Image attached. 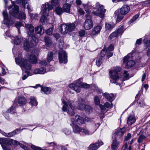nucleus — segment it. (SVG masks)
<instances>
[{
  "mask_svg": "<svg viewBox=\"0 0 150 150\" xmlns=\"http://www.w3.org/2000/svg\"><path fill=\"white\" fill-rule=\"evenodd\" d=\"M3 14L4 18V24L8 25H11L13 23V22L10 21L8 18V15L6 10L4 11L3 12Z\"/></svg>",
  "mask_w": 150,
  "mask_h": 150,
  "instance_id": "17",
  "label": "nucleus"
},
{
  "mask_svg": "<svg viewBox=\"0 0 150 150\" xmlns=\"http://www.w3.org/2000/svg\"><path fill=\"white\" fill-rule=\"evenodd\" d=\"M136 120L134 116H129L127 120V124L128 125H131L135 122Z\"/></svg>",
  "mask_w": 150,
  "mask_h": 150,
  "instance_id": "28",
  "label": "nucleus"
},
{
  "mask_svg": "<svg viewBox=\"0 0 150 150\" xmlns=\"http://www.w3.org/2000/svg\"><path fill=\"white\" fill-rule=\"evenodd\" d=\"M118 34L116 33V32H113L110 35L109 37V39L112 41H115L116 42L118 40L117 36Z\"/></svg>",
  "mask_w": 150,
  "mask_h": 150,
  "instance_id": "27",
  "label": "nucleus"
},
{
  "mask_svg": "<svg viewBox=\"0 0 150 150\" xmlns=\"http://www.w3.org/2000/svg\"><path fill=\"white\" fill-rule=\"evenodd\" d=\"M46 45L48 47H50L52 45V41L51 39L49 37H45L44 38Z\"/></svg>",
  "mask_w": 150,
  "mask_h": 150,
  "instance_id": "31",
  "label": "nucleus"
},
{
  "mask_svg": "<svg viewBox=\"0 0 150 150\" xmlns=\"http://www.w3.org/2000/svg\"><path fill=\"white\" fill-rule=\"evenodd\" d=\"M120 10V13L118 10H116L115 12V15L117 16L116 21L118 22L120 21L123 19L124 15L129 12L130 8L128 5H123Z\"/></svg>",
  "mask_w": 150,
  "mask_h": 150,
  "instance_id": "6",
  "label": "nucleus"
},
{
  "mask_svg": "<svg viewBox=\"0 0 150 150\" xmlns=\"http://www.w3.org/2000/svg\"><path fill=\"white\" fill-rule=\"evenodd\" d=\"M53 56V53L51 52H49L47 58V59L48 62H50L52 60Z\"/></svg>",
  "mask_w": 150,
  "mask_h": 150,
  "instance_id": "39",
  "label": "nucleus"
},
{
  "mask_svg": "<svg viewBox=\"0 0 150 150\" xmlns=\"http://www.w3.org/2000/svg\"><path fill=\"white\" fill-rule=\"evenodd\" d=\"M76 121L74 119H71V122L72 124L73 125L76 124L79 125H81L83 123H84V119L79 115H76L75 117Z\"/></svg>",
  "mask_w": 150,
  "mask_h": 150,
  "instance_id": "14",
  "label": "nucleus"
},
{
  "mask_svg": "<svg viewBox=\"0 0 150 150\" xmlns=\"http://www.w3.org/2000/svg\"><path fill=\"white\" fill-rule=\"evenodd\" d=\"M30 99V101L29 102V103L31 105L36 106L37 105L38 102L34 97L31 96Z\"/></svg>",
  "mask_w": 150,
  "mask_h": 150,
  "instance_id": "34",
  "label": "nucleus"
},
{
  "mask_svg": "<svg viewBox=\"0 0 150 150\" xmlns=\"http://www.w3.org/2000/svg\"><path fill=\"white\" fill-rule=\"evenodd\" d=\"M46 72V69L45 68L43 67L35 69L33 70V72L34 74H44Z\"/></svg>",
  "mask_w": 150,
  "mask_h": 150,
  "instance_id": "21",
  "label": "nucleus"
},
{
  "mask_svg": "<svg viewBox=\"0 0 150 150\" xmlns=\"http://www.w3.org/2000/svg\"><path fill=\"white\" fill-rule=\"evenodd\" d=\"M121 76L123 81L128 80L129 78V74L126 71H124L123 73L122 74Z\"/></svg>",
  "mask_w": 150,
  "mask_h": 150,
  "instance_id": "30",
  "label": "nucleus"
},
{
  "mask_svg": "<svg viewBox=\"0 0 150 150\" xmlns=\"http://www.w3.org/2000/svg\"><path fill=\"white\" fill-rule=\"evenodd\" d=\"M73 132L76 133H80L81 132L82 129L77 125H75L73 128Z\"/></svg>",
  "mask_w": 150,
  "mask_h": 150,
  "instance_id": "36",
  "label": "nucleus"
},
{
  "mask_svg": "<svg viewBox=\"0 0 150 150\" xmlns=\"http://www.w3.org/2000/svg\"><path fill=\"white\" fill-rule=\"evenodd\" d=\"M35 30L37 33L39 34L40 35L43 34L44 32V30L43 29L41 25H39L37 26V27L35 28Z\"/></svg>",
  "mask_w": 150,
  "mask_h": 150,
  "instance_id": "33",
  "label": "nucleus"
},
{
  "mask_svg": "<svg viewBox=\"0 0 150 150\" xmlns=\"http://www.w3.org/2000/svg\"><path fill=\"white\" fill-rule=\"evenodd\" d=\"M102 28V26L100 25H97L91 31V34L94 35L98 34Z\"/></svg>",
  "mask_w": 150,
  "mask_h": 150,
  "instance_id": "19",
  "label": "nucleus"
},
{
  "mask_svg": "<svg viewBox=\"0 0 150 150\" xmlns=\"http://www.w3.org/2000/svg\"><path fill=\"white\" fill-rule=\"evenodd\" d=\"M55 11L56 13L59 15L62 14L64 12L62 9L60 7L56 8Z\"/></svg>",
  "mask_w": 150,
  "mask_h": 150,
  "instance_id": "42",
  "label": "nucleus"
},
{
  "mask_svg": "<svg viewBox=\"0 0 150 150\" xmlns=\"http://www.w3.org/2000/svg\"><path fill=\"white\" fill-rule=\"evenodd\" d=\"M122 139L120 138L119 140H117L116 139H114L111 144V149L112 150H117L119 146V145L122 142Z\"/></svg>",
  "mask_w": 150,
  "mask_h": 150,
  "instance_id": "15",
  "label": "nucleus"
},
{
  "mask_svg": "<svg viewBox=\"0 0 150 150\" xmlns=\"http://www.w3.org/2000/svg\"><path fill=\"white\" fill-rule=\"evenodd\" d=\"M16 64L19 66L23 70H25V72L23 73L22 79L23 80H25L29 75L28 70L31 69V66L28 61L26 59L22 58L21 53L18 54V57L15 58Z\"/></svg>",
  "mask_w": 150,
  "mask_h": 150,
  "instance_id": "2",
  "label": "nucleus"
},
{
  "mask_svg": "<svg viewBox=\"0 0 150 150\" xmlns=\"http://www.w3.org/2000/svg\"><path fill=\"white\" fill-rule=\"evenodd\" d=\"M53 32V28H50L46 31V33L48 35L51 34Z\"/></svg>",
  "mask_w": 150,
  "mask_h": 150,
  "instance_id": "51",
  "label": "nucleus"
},
{
  "mask_svg": "<svg viewBox=\"0 0 150 150\" xmlns=\"http://www.w3.org/2000/svg\"><path fill=\"white\" fill-rule=\"evenodd\" d=\"M19 131H20L19 129H16L13 132H10L9 133H8L7 134L6 136L8 137H11L14 135H15L18 134Z\"/></svg>",
  "mask_w": 150,
  "mask_h": 150,
  "instance_id": "38",
  "label": "nucleus"
},
{
  "mask_svg": "<svg viewBox=\"0 0 150 150\" xmlns=\"http://www.w3.org/2000/svg\"><path fill=\"white\" fill-rule=\"evenodd\" d=\"M59 59L60 63H66L67 62V56L65 52L61 49L59 52Z\"/></svg>",
  "mask_w": 150,
  "mask_h": 150,
  "instance_id": "13",
  "label": "nucleus"
},
{
  "mask_svg": "<svg viewBox=\"0 0 150 150\" xmlns=\"http://www.w3.org/2000/svg\"><path fill=\"white\" fill-rule=\"evenodd\" d=\"M145 137L143 135H141L139 136L138 139L137 141L139 143H140L142 142V139H144Z\"/></svg>",
  "mask_w": 150,
  "mask_h": 150,
  "instance_id": "59",
  "label": "nucleus"
},
{
  "mask_svg": "<svg viewBox=\"0 0 150 150\" xmlns=\"http://www.w3.org/2000/svg\"><path fill=\"white\" fill-rule=\"evenodd\" d=\"M17 102L20 105H23L27 103V100L24 96H18V99L15 100L14 101L13 105L8 110L7 113L6 114L4 113V115L6 119H9V117L7 116L9 115V114L8 113V112L13 113L14 112L13 110L15 107L18 105Z\"/></svg>",
  "mask_w": 150,
  "mask_h": 150,
  "instance_id": "4",
  "label": "nucleus"
},
{
  "mask_svg": "<svg viewBox=\"0 0 150 150\" xmlns=\"http://www.w3.org/2000/svg\"><path fill=\"white\" fill-rule=\"evenodd\" d=\"M71 6L70 5L66 3L64 4L63 7V10L64 12L67 13H70Z\"/></svg>",
  "mask_w": 150,
  "mask_h": 150,
  "instance_id": "25",
  "label": "nucleus"
},
{
  "mask_svg": "<svg viewBox=\"0 0 150 150\" xmlns=\"http://www.w3.org/2000/svg\"><path fill=\"white\" fill-rule=\"evenodd\" d=\"M103 144L102 142L100 140H98L97 142L91 144L89 146V148L93 150L97 149L100 146Z\"/></svg>",
  "mask_w": 150,
  "mask_h": 150,
  "instance_id": "18",
  "label": "nucleus"
},
{
  "mask_svg": "<svg viewBox=\"0 0 150 150\" xmlns=\"http://www.w3.org/2000/svg\"><path fill=\"white\" fill-rule=\"evenodd\" d=\"M41 90L42 91L46 94H49L50 92V89L48 87H42Z\"/></svg>",
  "mask_w": 150,
  "mask_h": 150,
  "instance_id": "40",
  "label": "nucleus"
},
{
  "mask_svg": "<svg viewBox=\"0 0 150 150\" xmlns=\"http://www.w3.org/2000/svg\"><path fill=\"white\" fill-rule=\"evenodd\" d=\"M143 41L146 46H150V40H148L147 39L143 40Z\"/></svg>",
  "mask_w": 150,
  "mask_h": 150,
  "instance_id": "53",
  "label": "nucleus"
},
{
  "mask_svg": "<svg viewBox=\"0 0 150 150\" xmlns=\"http://www.w3.org/2000/svg\"><path fill=\"white\" fill-rule=\"evenodd\" d=\"M142 40V38L137 40L136 41V44L137 45L140 44L141 43Z\"/></svg>",
  "mask_w": 150,
  "mask_h": 150,
  "instance_id": "63",
  "label": "nucleus"
},
{
  "mask_svg": "<svg viewBox=\"0 0 150 150\" xmlns=\"http://www.w3.org/2000/svg\"><path fill=\"white\" fill-rule=\"evenodd\" d=\"M67 25L68 29L69 32H71L75 28V27L77 25L76 23H67Z\"/></svg>",
  "mask_w": 150,
  "mask_h": 150,
  "instance_id": "29",
  "label": "nucleus"
},
{
  "mask_svg": "<svg viewBox=\"0 0 150 150\" xmlns=\"http://www.w3.org/2000/svg\"><path fill=\"white\" fill-rule=\"evenodd\" d=\"M107 52V51H105V50H102L100 53V56L102 58V57H104L106 54V53Z\"/></svg>",
  "mask_w": 150,
  "mask_h": 150,
  "instance_id": "52",
  "label": "nucleus"
},
{
  "mask_svg": "<svg viewBox=\"0 0 150 150\" xmlns=\"http://www.w3.org/2000/svg\"><path fill=\"white\" fill-rule=\"evenodd\" d=\"M79 106L78 107V109L79 110V108L80 106L81 108H82V107H83V106L82 105L83 104H85L84 103V100L82 99L81 98H80L79 100Z\"/></svg>",
  "mask_w": 150,
  "mask_h": 150,
  "instance_id": "45",
  "label": "nucleus"
},
{
  "mask_svg": "<svg viewBox=\"0 0 150 150\" xmlns=\"http://www.w3.org/2000/svg\"><path fill=\"white\" fill-rule=\"evenodd\" d=\"M114 49L113 46L112 45H111L108 48L107 50H106L107 52L111 51H112Z\"/></svg>",
  "mask_w": 150,
  "mask_h": 150,
  "instance_id": "55",
  "label": "nucleus"
},
{
  "mask_svg": "<svg viewBox=\"0 0 150 150\" xmlns=\"http://www.w3.org/2000/svg\"><path fill=\"white\" fill-rule=\"evenodd\" d=\"M132 56L131 54H129L124 57L123 63L126 68H131L135 64V62L131 59Z\"/></svg>",
  "mask_w": 150,
  "mask_h": 150,
  "instance_id": "11",
  "label": "nucleus"
},
{
  "mask_svg": "<svg viewBox=\"0 0 150 150\" xmlns=\"http://www.w3.org/2000/svg\"><path fill=\"white\" fill-rule=\"evenodd\" d=\"M94 102L96 105H100V100L98 96H96L95 97Z\"/></svg>",
  "mask_w": 150,
  "mask_h": 150,
  "instance_id": "47",
  "label": "nucleus"
},
{
  "mask_svg": "<svg viewBox=\"0 0 150 150\" xmlns=\"http://www.w3.org/2000/svg\"><path fill=\"white\" fill-rule=\"evenodd\" d=\"M39 63L40 64L43 65H46L47 64V62L45 60L40 61L39 62Z\"/></svg>",
  "mask_w": 150,
  "mask_h": 150,
  "instance_id": "62",
  "label": "nucleus"
},
{
  "mask_svg": "<svg viewBox=\"0 0 150 150\" xmlns=\"http://www.w3.org/2000/svg\"><path fill=\"white\" fill-rule=\"evenodd\" d=\"M69 86L71 88L74 90L76 92L79 93L80 91V88H88L90 86L86 83H81V81L79 80L75 82V83L71 84Z\"/></svg>",
  "mask_w": 150,
  "mask_h": 150,
  "instance_id": "9",
  "label": "nucleus"
},
{
  "mask_svg": "<svg viewBox=\"0 0 150 150\" xmlns=\"http://www.w3.org/2000/svg\"><path fill=\"white\" fill-rule=\"evenodd\" d=\"M102 58H98L96 60V64L98 67L100 66L102 63Z\"/></svg>",
  "mask_w": 150,
  "mask_h": 150,
  "instance_id": "48",
  "label": "nucleus"
},
{
  "mask_svg": "<svg viewBox=\"0 0 150 150\" xmlns=\"http://www.w3.org/2000/svg\"><path fill=\"white\" fill-rule=\"evenodd\" d=\"M82 105L83 107L81 108L80 106L79 108V110H85L87 112H90L91 110L92 109L90 106L88 105H85V104H83Z\"/></svg>",
  "mask_w": 150,
  "mask_h": 150,
  "instance_id": "32",
  "label": "nucleus"
},
{
  "mask_svg": "<svg viewBox=\"0 0 150 150\" xmlns=\"http://www.w3.org/2000/svg\"><path fill=\"white\" fill-rule=\"evenodd\" d=\"M31 148L34 150H43L41 148L36 146L34 145H32L31 146Z\"/></svg>",
  "mask_w": 150,
  "mask_h": 150,
  "instance_id": "54",
  "label": "nucleus"
},
{
  "mask_svg": "<svg viewBox=\"0 0 150 150\" xmlns=\"http://www.w3.org/2000/svg\"><path fill=\"white\" fill-rule=\"evenodd\" d=\"M15 25L16 27L18 29V32H19V28H20V27L23 26V25L21 22H17L15 23Z\"/></svg>",
  "mask_w": 150,
  "mask_h": 150,
  "instance_id": "49",
  "label": "nucleus"
},
{
  "mask_svg": "<svg viewBox=\"0 0 150 150\" xmlns=\"http://www.w3.org/2000/svg\"><path fill=\"white\" fill-rule=\"evenodd\" d=\"M85 31L83 30H81L79 32V35L81 37L85 35Z\"/></svg>",
  "mask_w": 150,
  "mask_h": 150,
  "instance_id": "56",
  "label": "nucleus"
},
{
  "mask_svg": "<svg viewBox=\"0 0 150 150\" xmlns=\"http://www.w3.org/2000/svg\"><path fill=\"white\" fill-rule=\"evenodd\" d=\"M139 15L137 14L134 16L131 20L130 22L131 23H132L134 21L136 20L139 17Z\"/></svg>",
  "mask_w": 150,
  "mask_h": 150,
  "instance_id": "57",
  "label": "nucleus"
},
{
  "mask_svg": "<svg viewBox=\"0 0 150 150\" xmlns=\"http://www.w3.org/2000/svg\"><path fill=\"white\" fill-rule=\"evenodd\" d=\"M10 139L3 138V144H5L7 145H10Z\"/></svg>",
  "mask_w": 150,
  "mask_h": 150,
  "instance_id": "44",
  "label": "nucleus"
},
{
  "mask_svg": "<svg viewBox=\"0 0 150 150\" xmlns=\"http://www.w3.org/2000/svg\"><path fill=\"white\" fill-rule=\"evenodd\" d=\"M11 39L12 40L11 41L13 43L15 44L19 45L21 43L22 40H24L25 39L23 38H20L17 37H13Z\"/></svg>",
  "mask_w": 150,
  "mask_h": 150,
  "instance_id": "22",
  "label": "nucleus"
},
{
  "mask_svg": "<svg viewBox=\"0 0 150 150\" xmlns=\"http://www.w3.org/2000/svg\"><path fill=\"white\" fill-rule=\"evenodd\" d=\"M121 69L120 67H117L110 71L109 76L110 78V81H115L113 82H111L112 83H114L116 85H120V83H117V81H118L120 79L118 72L120 71Z\"/></svg>",
  "mask_w": 150,
  "mask_h": 150,
  "instance_id": "7",
  "label": "nucleus"
},
{
  "mask_svg": "<svg viewBox=\"0 0 150 150\" xmlns=\"http://www.w3.org/2000/svg\"><path fill=\"white\" fill-rule=\"evenodd\" d=\"M94 8L97 10L96 11H92V13L94 15L98 16L100 18H103L106 11V10L104 8L103 6L100 4L99 3H97Z\"/></svg>",
  "mask_w": 150,
  "mask_h": 150,
  "instance_id": "10",
  "label": "nucleus"
},
{
  "mask_svg": "<svg viewBox=\"0 0 150 150\" xmlns=\"http://www.w3.org/2000/svg\"><path fill=\"white\" fill-rule=\"evenodd\" d=\"M131 137V135L130 133H128L127 134V135L125 137V140L126 141L129 139Z\"/></svg>",
  "mask_w": 150,
  "mask_h": 150,
  "instance_id": "60",
  "label": "nucleus"
},
{
  "mask_svg": "<svg viewBox=\"0 0 150 150\" xmlns=\"http://www.w3.org/2000/svg\"><path fill=\"white\" fill-rule=\"evenodd\" d=\"M18 145H20V146L22 148H23L24 149H26L27 148L25 145H24V144H22L21 143L18 142Z\"/></svg>",
  "mask_w": 150,
  "mask_h": 150,
  "instance_id": "64",
  "label": "nucleus"
},
{
  "mask_svg": "<svg viewBox=\"0 0 150 150\" xmlns=\"http://www.w3.org/2000/svg\"><path fill=\"white\" fill-rule=\"evenodd\" d=\"M104 105L106 108L110 109L112 108L113 106V104L112 103V102L110 103L108 102H106L104 103Z\"/></svg>",
  "mask_w": 150,
  "mask_h": 150,
  "instance_id": "46",
  "label": "nucleus"
},
{
  "mask_svg": "<svg viewBox=\"0 0 150 150\" xmlns=\"http://www.w3.org/2000/svg\"><path fill=\"white\" fill-rule=\"evenodd\" d=\"M123 27L122 26H121L119 28L114 32H116V33L118 34V36L119 35H121L123 32Z\"/></svg>",
  "mask_w": 150,
  "mask_h": 150,
  "instance_id": "43",
  "label": "nucleus"
},
{
  "mask_svg": "<svg viewBox=\"0 0 150 150\" xmlns=\"http://www.w3.org/2000/svg\"><path fill=\"white\" fill-rule=\"evenodd\" d=\"M67 28V24H62L60 28V31L61 33L63 34H65L69 33Z\"/></svg>",
  "mask_w": 150,
  "mask_h": 150,
  "instance_id": "23",
  "label": "nucleus"
},
{
  "mask_svg": "<svg viewBox=\"0 0 150 150\" xmlns=\"http://www.w3.org/2000/svg\"><path fill=\"white\" fill-rule=\"evenodd\" d=\"M81 132L83 133L85 135H91L93 133V132H91L88 130L86 128H83Z\"/></svg>",
  "mask_w": 150,
  "mask_h": 150,
  "instance_id": "37",
  "label": "nucleus"
},
{
  "mask_svg": "<svg viewBox=\"0 0 150 150\" xmlns=\"http://www.w3.org/2000/svg\"><path fill=\"white\" fill-rule=\"evenodd\" d=\"M127 142H126L125 143L124 146L122 147V150H127Z\"/></svg>",
  "mask_w": 150,
  "mask_h": 150,
  "instance_id": "61",
  "label": "nucleus"
},
{
  "mask_svg": "<svg viewBox=\"0 0 150 150\" xmlns=\"http://www.w3.org/2000/svg\"><path fill=\"white\" fill-rule=\"evenodd\" d=\"M10 145H11V144H12L15 145H18V141L13 140L12 139H10Z\"/></svg>",
  "mask_w": 150,
  "mask_h": 150,
  "instance_id": "50",
  "label": "nucleus"
},
{
  "mask_svg": "<svg viewBox=\"0 0 150 150\" xmlns=\"http://www.w3.org/2000/svg\"><path fill=\"white\" fill-rule=\"evenodd\" d=\"M137 104H138V105L141 107L143 106L144 103L143 101L139 100L137 101Z\"/></svg>",
  "mask_w": 150,
  "mask_h": 150,
  "instance_id": "58",
  "label": "nucleus"
},
{
  "mask_svg": "<svg viewBox=\"0 0 150 150\" xmlns=\"http://www.w3.org/2000/svg\"><path fill=\"white\" fill-rule=\"evenodd\" d=\"M64 104L62 108V110L64 112L67 111V113L71 116L74 115V112L73 110L76 108L74 105L75 103L71 100H68L67 103L64 100H62Z\"/></svg>",
  "mask_w": 150,
  "mask_h": 150,
  "instance_id": "5",
  "label": "nucleus"
},
{
  "mask_svg": "<svg viewBox=\"0 0 150 150\" xmlns=\"http://www.w3.org/2000/svg\"><path fill=\"white\" fill-rule=\"evenodd\" d=\"M125 131V129L123 128L122 129L116 130L114 133V134L116 136L115 139H116L117 140H119L120 138H122Z\"/></svg>",
  "mask_w": 150,
  "mask_h": 150,
  "instance_id": "16",
  "label": "nucleus"
},
{
  "mask_svg": "<svg viewBox=\"0 0 150 150\" xmlns=\"http://www.w3.org/2000/svg\"><path fill=\"white\" fill-rule=\"evenodd\" d=\"M99 106L101 110L102 114L104 115L107 111L104 105L100 104Z\"/></svg>",
  "mask_w": 150,
  "mask_h": 150,
  "instance_id": "41",
  "label": "nucleus"
},
{
  "mask_svg": "<svg viewBox=\"0 0 150 150\" xmlns=\"http://www.w3.org/2000/svg\"><path fill=\"white\" fill-rule=\"evenodd\" d=\"M114 26L115 25L112 23L106 22L105 24V28L106 30L110 31Z\"/></svg>",
  "mask_w": 150,
  "mask_h": 150,
  "instance_id": "26",
  "label": "nucleus"
},
{
  "mask_svg": "<svg viewBox=\"0 0 150 150\" xmlns=\"http://www.w3.org/2000/svg\"><path fill=\"white\" fill-rule=\"evenodd\" d=\"M23 47L24 50L27 51H28L30 48V45L29 42L27 40H25L24 44Z\"/></svg>",
  "mask_w": 150,
  "mask_h": 150,
  "instance_id": "35",
  "label": "nucleus"
},
{
  "mask_svg": "<svg viewBox=\"0 0 150 150\" xmlns=\"http://www.w3.org/2000/svg\"><path fill=\"white\" fill-rule=\"evenodd\" d=\"M22 3L23 7L25 8H27L28 11L29 15L32 19H37L38 17V15L36 14H32L30 12L32 11L31 6L27 3L26 0H17L15 3L12 2L13 6L12 9H11V7H9L10 9V14L16 18L20 19L25 20L26 16L25 13L23 12L19 13V7L16 6V4H21Z\"/></svg>",
  "mask_w": 150,
  "mask_h": 150,
  "instance_id": "1",
  "label": "nucleus"
},
{
  "mask_svg": "<svg viewBox=\"0 0 150 150\" xmlns=\"http://www.w3.org/2000/svg\"><path fill=\"white\" fill-rule=\"evenodd\" d=\"M58 4V0H52L49 3H47L42 5V8L41 12L42 16L40 21L43 24L44 23H47V17L48 15L49 11L53 8V6H56Z\"/></svg>",
  "mask_w": 150,
  "mask_h": 150,
  "instance_id": "3",
  "label": "nucleus"
},
{
  "mask_svg": "<svg viewBox=\"0 0 150 150\" xmlns=\"http://www.w3.org/2000/svg\"><path fill=\"white\" fill-rule=\"evenodd\" d=\"M29 61L30 63L35 64L37 62V59L36 57L33 54L30 55L29 57Z\"/></svg>",
  "mask_w": 150,
  "mask_h": 150,
  "instance_id": "24",
  "label": "nucleus"
},
{
  "mask_svg": "<svg viewBox=\"0 0 150 150\" xmlns=\"http://www.w3.org/2000/svg\"><path fill=\"white\" fill-rule=\"evenodd\" d=\"M103 96L110 102H112L115 98L114 95L112 93L109 94L106 92L103 94Z\"/></svg>",
  "mask_w": 150,
  "mask_h": 150,
  "instance_id": "20",
  "label": "nucleus"
},
{
  "mask_svg": "<svg viewBox=\"0 0 150 150\" xmlns=\"http://www.w3.org/2000/svg\"><path fill=\"white\" fill-rule=\"evenodd\" d=\"M86 19L85 20L83 24V27L86 30H89L91 29L93 27V22L91 18V16L88 14L86 15Z\"/></svg>",
  "mask_w": 150,
  "mask_h": 150,
  "instance_id": "12",
  "label": "nucleus"
},
{
  "mask_svg": "<svg viewBox=\"0 0 150 150\" xmlns=\"http://www.w3.org/2000/svg\"><path fill=\"white\" fill-rule=\"evenodd\" d=\"M25 27L27 30L28 35L31 37V42L33 45L36 44L38 42V40L34 34V28L32 25L30 24H25Z\"/></svg>",
  "mask_w": 150,
  "mask_h": 150,
  "instance_id": "8",
  "label": "nucleus"
}]
</instances>
